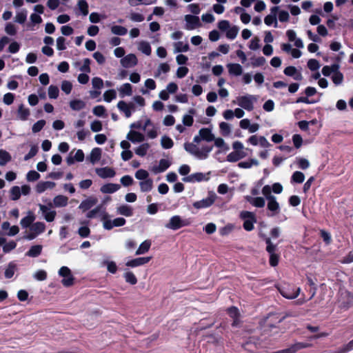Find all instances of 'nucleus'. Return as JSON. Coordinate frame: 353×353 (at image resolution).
<instances>
[{
  "label": "nucleus",
  "mask_w": 353,
  "mask_h": 353,
  "mask_svg": "<svg viewBox=\"0 0 353 353\" xmlns=\"http://www.w3.org/2000/svg\"><path fill=\"white\" fill-rule=\"evenodd\" d=\"M77 6L84 16L88 14V4L85 0H79Z\"/></svg>",
  "instance_id": "obj_60"
},
{
  "label": "nucleus",
  "mask_w": 353,
  "mask_h": 353,
  "mask_svg": "<svg viewBox=\"0 0 353 353\" xmlns=\"http://www.w3.org/2000/svg\"><path fill=\"white\" fill-rule=\"evenodd\" d=\"M17 270V265L12 262L10 263L5 270V276L7 279L12 278Z\"/></svg>",
  "instance_id": "obj_47"
},
{
  "label": "nucleus",
  "mask_w": 353,
  "mask_h": 353,
  "mask_svg": "<svg viewBox=\"0 0 353 353\" xmlns=\"http://www.w3.org/2000/svg\"><path fill=\"white\" fill-rule=\"evenodd\" d=\"M264 22L268 26L274 25V27L276 28L278 26L276 17H275L274 15H267L264 19Z\"/></svg>",
  "instance_id": "obj_57"
},
{
  "label": "nucleus",
  "mask_w": 353,
  "mask_h": 353,
  "mask_svg": "<svg viewBox=\"0 0 353 353\" xmlns=\"http://www.w3.org/2000/svg\"><path fill=\"white\" fill-rule=\"evenodd\" d=\"M95 172L102 179L114 177L116 174L115 171L110 167L96 168Z\"/></svg>",
  "instance_id": "obj_15"
},
{
  "label": "nucleus",
  "mask_w": 353,
  "mask_h": 353,
  "mask_svg": "<svg viewBox=\"0 0 353 353\" xmlns=\"http://www.w3.org/2000/svg\"><path fill=\"white\" fill-rule=\"evenodd\" d=\"M245 156L246 153L244 151H233L228 155L227 160L230 162H236Z\"/></svg>",
  "instance_id": "obj_30"
},
{
  "label": "nucleus",
  "mask_w": 353,
  "mask_h": 353,
  "mask_svg": "<svg viewBox=\"0 0 353 353\" xmlns=\"http://www.w3.org/2000/svg\"><path fill=\"white\" fill-rule=\"evenodd\" d=\"M139 185L142 192H149L153 188V181L151 179H147L141 181Z\"/></svg>",
  "instance_id": "obj_41"
},
{
  "label": "nucleus",
  "mask_w": 353,
  "mask_h": 353,
  "mask_svg": "<svg viewBox=\"0 0 353 353\" xmlns=\"http://www.w3.org/2000/svg\"><path fill=\"white\" fill-rule=\"evenodd\" d=\"M102 211H105V209H103L102 205H98L94 209L88 212V213L87 214V217L89 219H92V218L96 217V216L98 214H100V216H101Z\"/></svg>",
  "instance_id": "obj_56"
},
{
  "label": "nucleus",
  "mask_w": 353,
  "mask_h": 353,
  "mask_svg": "<svg viewBox=\"0 0 353 353\" xmlns=\"http://www.w3.org/2000/svg\"><path fill=\"white\" fill-rule=\"evenodd\" d=\"M116 97L117 94L114 90H108L103 93V99L108 103L116 99Z\"/></svg>",
  "instance_id": "obj_54"
},
{
  "label": "nucleus",
  "mask_w": 353,
  "mask_h": 353,
  "mask_svg": "<svg viewBox=\"0 0 353 353\" xmlns=\"http://www.w3.org/2000/svg\"><path fill=\"white\" fill-rule=\"evenodd\" d=\"M117 108L124 113L125 117H131L132 112L134 111L135 107L132 103H127L124 101H120L117 103Z\"/></svg>",
  "instance_id": "obj_12"
},
{
  "label": "nucleus",
  "mask_w": 353,
  "mask_h": 353,
  "mask_svg": "<svg viewBox=\"0 0 353 353\" xmlns=\"http://www.w3.org/2000/svg\"><path fill=\"white\" fill-rule=\"evenodd\" d=\"M151 241L150 240H145L139 246L136 251L137 255L143 254L146 253L150 248Z\"/></svg>",
  "instance_id": "obj_39"
},
{
  "label": "nucleus",
  "mask_w": 353,
  "mask_h": 353,
  "mask_svg": "<svg viewBox=\"0 0 353 353\" xmlns=\"http://www.w3.org/2000/svg\"><path fill=\"white\" fill-rule=\"evenodd\" d=\"M305 180V175L300 171H295L291 177V181L296 183H302Z\"/></svg>",
  "instance_id": "obj_46"
},
{
  "label": "nucleus",
  "mask_w": 353,
  "mask_h": 353,
  "mask_svg": "<svg viewBox=\"0 0 353 353\" xmlns=\"http://www.w3.org/2000/svg\"><path fill=\"white\" fill-rule=\"evenodd\" d=\"M101 157V150L99 148H93L90 154L89 159L92 164H95Z\"/></svg>",
  "instance_id": "obj_33"
},
{
  "label": "nucleus",
  "mask_w": 353,
  "mask_h": 353,
  "mask_svg": "<svg viewBox=\"0 0 353 353\" xmlns=\"http://www.w3.org/2000/svg\"><path fill=\"white\" fill-rule=\"evenodd\" d=\"M97 199L94 197H90L83 201L79 205V208L85 212L92 208L94 205L97 204Z\"/></svg>",
  "instance_id": "obj_23"
},
{
  "label": "nucleus",
  "mask_w": 353,
  "mask_h": 353,
  "mask_svg": "<svg viewBox=\"0 0 353 353\" xmlns=\"http://www.w3.org/2000/svg\"><path fill=\"white\" fill-rule=\"evenodd\" d=\"M27 18V11L22 10L17 12L14 17V21L19 23H23Z\"/></svg>",
  "instance_id": "obj_51"
},
{
  "label": "nucleus",
  "mask_w": 353,
  "mask_h": 353,
  "mask_svg": "<svg viewBox=\"0 0 353 353\" xmlns=\"http://www.w3.org/2000/svg\"><path fill=\"white\" fill-rule=\"evenodd\" d=\"M68 203V197L63 195H57L53 199V204L55 207H65Z\"/></svg>",
  "instance_id": "obj_37"
},
{
  "label": "nucleus",
  "mask_w": 353,
  "mask_h": 353,
  "mask_svg": "<svg viewBox=\"0 0 353 353\" xmlns=\"http://www.w3.org/2000/svg\"><path fill=\"white\" fill-rule=\"evenodd\" d=\"M219 57V54L218 52H212L208 56L203 57V67L210 68L214 62H216L215 59H218Z\"/></svg>",
  "instance_id": "obj_22"
},
{
  "label": "nucleus",
  "mask_w": 353,
  "mask_h": 353,
  "mask_svg": "<svg viewBox=\"0 0 353 353\" xmlns=\"http://www.w3.org/2000/svg\"><path fill=\"white\" fill-rule=\"evenodd\" d=\"M161 145L165 149H170L172 148L174 143L170 137L163 136L161 139Z\"/></svg>",
  "instance_id": "obj_52"
},
{
  "label": "nucleus",
  "mask_w": 353,
  "mask_h": 353,
  "mask_svg": "<svg viewBox=\"0 0 353 353\" xmlns=\"http://www.w3.org/2000/svg\"><path fill=\"white\" fill-rule=\"evenodd\" d=\"M46 228L45 224L42 222H36L33 223L29 228V232L25 236L28 240L36 238L39 234L44 232Z\"/></svg>",
  "instance_id": "obj_5"
},
{
  "label": "nucleus",
  "mask_w": 353,
  "mask_h": 353,
  "mask_svg": "<svg viewBox=\"0 0 353 353\" xmlns=\"http://www.w3.org/2000/svg\"><path fill=\"white\" fill-rule=\"evenodd\" d=\"M117 212L118 214L125 216H130L132 214V210L131 208L127 205H122L117 208Z\"/></svg>",
  "instance_id": "obj_43"
},
{
  "label": "nucleus",
  "mask_w": 353,
  "mask_h": 353,
  "mask_svg": "<svg viewBox=\"0 0 353 353\" xmlns=\"http://www.w3.org/2000/svg\"><path fill=\"white\" fill-rule=\"evenodd\" d=\"M300 289L298 288L296 290H293L292 292L287 291L285 289H279V292L281 294L288 299H294L296 298L299 294Z\"/></svg>",
  "instance_id": "obj_40"
},
{
  "label": "nucleus",
  "mask_w": 353,
  "mask_h": 353,
  "mask_svg": "<svg viewBox=\"0 0 353 353\" xmlns=\"http://www.w3.org/2000/svg\"><path fill=\"white\" fill-rule=\"evenodd\" d=\"M123 276L125 281L131 285H135L137 283V279L136 276L131 271H126L124 273Z\"/></svg>",
  "instance_id": "obj_50"
},
{
  "label": "nucleus",
  "mask_w": 353,
  "mask_h": 353,
  "mask_svg": "<svg viewBox=\"0 0 353 353\" xmlns=\"http://www.w3.org/2000/svg\"><path fill=\"white\" fill-rule=\"evenodd\" d=\"M147 137L150 139H155L158 136V128L154 125L150 128H147Z\"/></svg>",
  "instance_id": "obj_59"
},
{
  "label": "nucleus",
  "mask_w": 353,
  "mask_h": 353,
  "mask_svg": "<svg viewBox=\"0 0 353 353\" xmlns=\"http://www.w3.org/2000/svg\"><path fill=\"white\" fill-rule=\"evenodd\" d=\"M227 312L229 316L232 318L233 321L232 323V326H236L239 323V312L236 307L232 306L227 309Z\"/></svg>",
  "instance_id": "obj_21"
},
{
  "label": "nucleus",
  "mask_w": 353,
  "mask_h": 353,
  "mask_svg": "<svg viewBox=\"0 0 353 353\" xmlns=\"http://www.w3.org/2000/svg\"><path fill=\"white\" fill-rule=\"evenodd\" d=\"M30 115V109L26 108L23 104H20L17 112V119L24 121L28 119Z\"/></svg>",
  "instance_id": "obj_17"
},
{
  "label": "nucleus",
  "mask_w": 353,
  "mask_h": 353,
  "mask_svg": "<svg viewBox=\"0 0 353 353\" xmlns=\"http://www.w3.org/2000/svg\"><path fill=\"white\" fill-rule=\"evenodd\" d=\"M150 148V145L148 143H143L134 149V152L139 157H144Z\"/></svg>",
  "instance_id": "obj_38"
},
{
  "label": "nucleus",
  "mask_w": 353,
  "mask_h": 353,
  "mask_svg": "<svg viewBox=\"0 0 353 353\" xmlns=\"http://www.w3.org/2000/svg\"><path fill=\"white\" fill-rule=\"evenodd\" d=\"M59 275L63 278L61 283L65 287H70L74 284V278L71 270L66 266H62L59 270Z\"/></svg>",
  "instance_id": "obj_4"
},
{
  "label": "nucleus",
  "mask_w": 353,
  "mask_h": 353,
  "mask_svg": "<svg viewBox=\"0 0 353 353\" xmlns=\"http://www.w3.org/2000/svg\"><path fill=\"white\" fill-rule=\"evenodd\" d=\"M240 217L244 220L243 228L246 231H252L254 229V223L256 222L255 214L249 211H242Z\"/></svg>",
  "instance_id": "obj_3"
},
{
  "label": "nucleus",
  "mask_w": 353,
  "mask_h": 353,
  "mask_svg": "<svg viewBox=\"0 0 353 353\" xmlns=\"http://www.w3.org/2000/svg\"><path fill=\"white\" fill-rule=\"evenodd\" d=\"M118 90L121 97H124L125 96H131L132 94V87L128 83L121 85L119 88Z\"/></svg>",
  "instance_id": "obj_32"
},
{
  "label": "nucleus",
  "mask_w": 353,
  "mask_h": 353,
  "mask_svg": "<svg viewBox=\"0 0 353 353\" xmlns=\"http://www.w3.org/2000/svg\"><path fill=\"white\" fill-rule=\"evenodd\" d=\"M268 209L272 212V215H276L280 212L279 203L276 201V197L268 199Z\"/></svg>",
  "instance_id": "obj_25"
},
{
  "label": "nucleus",
  "mask_w": 353,
  "mask_h": 353,
  "mask_svg": "<svg viewBox=\"0 0 353 353\" xmlns=\"http://www.w3.org/2000/svg\"><path fill=\"white\" fill-rule=\"evenodd\" d=\"M59 88L55 85H50L48 88V96L50 99H57L59 96Z\"/></svg>",
  "instance_id": "obj_62"
},
{
  "label": "nucleus",
  "mask_w": 353,
  "mask_h": 353,
  "mask_svg": "<svg viewBox=\"0 0 353 353\" xmlns=\"http://www.w3.org/2000/svg\"><path fill=\"white\" fill-rule=\"evenodd\" d=\"M239 30V28L237 26H233L230 27V23L228 21L222 20V33L225 32V36L228 39L231 40L235 39Z\"/></svg>",
  "instance_id": "obj_7"
},
{
  "label": "nucleus",
  "mask_w": 353,
  "mask_h": 353,
  "mask_svg": "<svg viewBox=\"0 0 353 353\" xmlns=\"http://www.w3.org/2000/svg\"><path fill=\"white\" fill-rule=\"evenodd\" d=\"M259 161L256 159H250L248 161H241L238 163V166L241 168H250L252 165H258Z\"/></svg>",
  "instance_id": "obj_44"
},
{
  "label": "nucleus",
  "mask_w": 353,
  "mask_h": 353,
  "mask_svg": "<svg viewBox=\"0 0 353 353\" xmlns=\"http://www.w3.org/2000/svg\"><path fill=\"white\" fill-rule=\"evenodd\" d=\"M265 243L267 245L266 246V251L269 253V254H272V253H275V252L277 250V248H276V245H274L272 241H271V239L269 237H267L265 240Z\"/></svg>",
  "instance_id": "obj_61"
},
{
  "label": "nucleus",
  "mask_w": 353,
  "mask_h": 353,
  "mask_svg": "<svg viewBox=\"0 0 353 353\" xmlns=\"http://www.w3.org/2000/svg\"><path fill=\"white\" fill-rule=\"evenodd\" d=\"M137 49L143 54L150 56L152 53V48L148 41H141L137 43Z\"/></svg>",
  "instance_id": "obj_29"
},
{
  "label": "nucleus",
  "mask_w": 353,
  "mask_h": 353,
  "mask_svg": "<svg viewBox=\"0 0 353 353\" xmlns=\"http://www.w3.org/2000/svg\"><path fill=\"white\" fill-rule=\"evenodd\" d=\"M42 250V246L40 245H36L30 248L26 255L30 257H36L39 256Z\"/></svg>",
  "instance_id": "obj_45"
},
{
  "label": "nucleus",
  "mask_w": 353,
  "mask_h": 353,
  "mask_svg": "<svg viewBox=\"0 0 353 353\" xmlns=\"http://www.w3.org/2000/svg\"><path fill=\"white\" fill-rule=\"evenodd\" d=\"M198 137L201 139L205 140L207 141H211L214 140V135L212 133V131L209 128H202L199 132Z\"/></svg>",
  "instance_id": "obj_26"
},
{
  "label": "nucleus",
  "mask_w": 353,
  "mask_h": 353,
  "mask_svg": "<svg viewBox=\"0 0 353 353\" xmlns=\"http://www.w3.org/2000/svg\"><path fill=\"white\" fill-rule=\"evenodd\" d=\"M149 173L145 170L140 169L135 173V177L141 181L148 179Z\"/></svg>",
  "instance_id": "obj_64"
},
{
  "label": "nucleus",
  "mask_w": 353,
  "mask_h": 353,
  "mask_svg": "<svg viewBox=\"0 0 353 353\" xmlns=\"http://www.w3.org/2000/svg\"><path fill=\"white\" fill-rule=\"evenodd\" d=\"M35 220V216L32 212L28 211L27 215L23 218L20 224L23 228L30 227L32 225L33 221Z\"/></svg>",
  "instance_id": "obj_28"
},
{
  "label": "nucleus",
  "mask_w": 353,
  "mask_h": 353,
  "mask_svg": "<svg viewBox=\"0 0 353 353\" xmlns=\"http://www.w3.org/2000/svg\"><path fill=\"white\" fill-rule=\"evenodd\" d=\"M10 198L13 201H17L20 198L21 189L19 186H13L10 191Z\"/></svg>",
  "instance_id": "obj_53"
},
{
  "label": "nucleus",
  "mask_w": 353,
  "mask_h": 353,
  "mask_svg": "<svg viewBox=\"0 0 353 353\" xmlns=\"http://www.w3.org/2000/svg\"><path fill=\"white\" fill-rule=\"evenodd\" d=\"M120 188V185L116 183H107L102 185L100 190L103 193L111 194L117 192Z\"/></svg>",
  "instance_id": "obj_31"
},
{
  "label": "nucleus",
  "mask_w": 353,
  "mask_h": 353,
  "mask_svg": "<svg viewBox=\"0 0 353 353\" xmlns=\"http://www.w3.org/2000/svg\"><path fill=\"white\" fill-rule=\"evenodd\" d=\"M173 46L174 53L187 52L189 50L188 44L183 43L182 41H178L174 43Z\"/></svg>",
  "instance_id": "obj_42"
},
{
  "label": "nucleus",
  "mask_w": 353,
  "mask_h": 353,
  "mask_svg": "<svg viewBox=\"0 0 353 353\" xmlns=\"http://www.w3.org/2000/svg\"><path fill=\"white\" fill-rule=\"evenodd\" d=\"M258 341V339L250 337L248 340L243 343V347L249 352H254L257 349Z\"/></svg>",
  "instance_id": "obj_24"
},
{
  "label": "nucleus",
  "mask_w": 353,
  "mask_h": 353,
  "mask_svg": "<svg viewBox=\"0 0 353 353\" xmlns=\"http://www.w3.org/2000/svg\"><path fill=\"white\" fill-rule=\"evenodd\" d=\"M312 345L310 343L298 342L286 349L273 352L272 353H296L297 351L312 347Z\"/></svg>",
  "instance_id": "obj_9"
},
{
  "label": "nucleus",
  "mask_w": 353,
  "mask_h": 353,
  "mask_svg": "<svg viewBox=\"0 0 353 353\" xmlns=\"http://www.w3.org/2000/svg\"><path fill=\"white\" fill-rule=\"evenodd\" d=\"M184 19L185 21V28L187 30H194L199 27L201 26V23L200 22V19L199 17L186 14L184 17Z\"/></svg>",
  "instance_id": "obj_10"
},
{
  "label": "nucleus",
  "mask_w": 353,
  "mask_h": 353,
  "mask_svg": "<svg viewBox=\"0 0 353 353\" xmlns=\"http://www.w3.org/2000/svg\"><path fill=\"white\" fill-rule=\"evenodd\" d=\"M110 216L105 212H101V221L103 226L105 230H111L114 227L122 226L125 223V220L123 218H116L114 220H110Z\"/></svg>",
  "instance_id": "obj_2"
},
{
  "label": "nucleus",
  "mask_w": 353,
  "mask_h": 353,
  "mask_svg": "<svg viewBox=\"0 0 353 353\" xmlns=\"http://www.w3.org/2000/svg\"><path fill=\"white\" fill-rule=\"evenodd\" d=\"M55 185V183L52 181H40L37 184L35 187V191L38 194H41L47 190L53 189Z\"/></svg>",
  "instance_id": "obj_18"
},
{
  "label": "nucleus",
  "mask_w": 353,
  "mask_h": 353,
  "mask_svg": "<svg viewBox=\"0 0 353 353\" xmlns=\"http://www.w3.org/2000/svg\"><path fill=\"white\" fill-rule=\"evenodd\" d=\"M215 201V195L210 194L208 197L203 199L200 201H194L192 203L193 208L196 210L205 209L210 207Z\"/></svg>",
  "instance_id": "obj_8"
},
{
  "label": "nucleus",
  "mask_w": 353,
  "mask_h": 353,
  "mask_svg": "<svg viewBox=\"0 0 353 353\" xmlns=\"http://www.w3.org/2000/svg\"><path fill=\"white\" fill-rule=\"evenodd\" d=\"M17 28L12 23H8L5 26V32L9 35L14 36L17 34Z\"/></svg>",
  "instance_id": "obj_58"
},
{
  "label": "nucleus",
  "mask_w": 353,
  "mask_h": 353,
  "mask_svg": "<svg viewBox=\"0 0 353 353\" xmlns=\"http://www.w3.org/2000/svg\"><path fill=\"white\" fill-rule=\"evenodd\" d=\"M120 63L124 68H132L137 64V59L134 54H129L121 59Z\"/></svg>",
  "instance_id": "obj_16"
},
{
  "label": "nucleus",
  "mask_w": 353,
  "mask_h": 353,
  "mask_svg": "<svg viewBox=\"0 0 353 353\" xmlns=\"http://www.w3.org/2000/svg\"><path fill=\"white\" fill-rule=\"evenodd\" d=\"M32 276L37 281H45L47 278V272L43 270H39L34 272Z\"/></svg>",
  "instance_id": "obj_55"
},
{
  "label": "nucleus",
  "mask_w": 353,
  "mask_h": 353,
  "mask_svg": "<svg viewBox=\"0 0 353 353\" xmlns=\"http://www.w3.org/2000/svg\"><path fill=\"white\" fill-rule=\"evenodd\" d=\"M126 139L132 143H139L145 140V136L138 131L130 130L126 134Z\"/></svg>",
  "instance_id": "obj_14"
},
{
  "label": "nucleus",
  "mask_w": 353,
  "mask_h": 353,
  "mask_svg": "<svg viewBox=\"0 0 353 353\" xmlns=\"http://www.w3.org/2000/svg\"><path fill=\"white\" fill-rule=\"evenodd\" d=\"M307 67L311 71H316L320 68V63L316 59H310L307 61Z\"/></svg>",
  "instance_id": "obj_63"
},
{
  "label": "nucleus",
  "mask_w": 353,
  "mask_h": 353,
  "mask_svg": "<svg viewBox=\"0 0 353 353\" xmlns=\"http://www.w3.org/2000/svg\"><path fill=\"white\" fill-rule=\"evenodd\" d=\"M170 165V162L165 159H161L159 161V164L157 167H154L152 168V171L155 173H159L164 172L167 170Z\"/></svg>",
  "instance_id": "obj_34"
},
{
  "label": "nucleus",
  "mask_w": 353,
  "mask_h": 353,
  "mask_svg": "<svg viewBox=\"0 0 353 353\" xmlns=\"http://www.w3.org/2000/svg\"><path fill=\"white\" fill-rule=\"evenodd\" d=\"M127 32V28L121 26L114 25L111 27V32L116 35H125Z\"/></svg>",
  "instance_id": "obj_48"
},
{
  "label": "nucleus",
  "mask_w": 353,
  "mask_h": 353,
  "mask_svg": "<svg viewBox=\"0 0 353 353\" xmlns=\"http://www.w3.org/2000/svg\"><path fill=\"white\" fill-rule=\"evenodd\" d=\"M228 68L230 74L234 76H239L243 72V68L239 63H229Z\"/></svg>",
  "instance_id": "obj_35"
},
{
  "label": "nucleus",
  "mask_w": 353,
  "mask_h": 353,
  "mask_svg": "<svg viewBox=\"0 0 353 353\" xmlns=\"http://www.w3.org/2000/svg\"><path fill=\"white\" fill-rule=\"evenodd\" d=\"M185 225L184 220L179 215L172 216L164 227L168 230H176Z\"/></svg>",
  "instance_id": "obj_6"
},
{
  "label": "nucleus",
  "mask_w": 353,
  "mask_h": 353,
  "mask_svg": "<svg viewBox=\"0 0 353 353\" xmlns=\"http://www.w3.org/2000/svg\"><path fill=\"white\" fill-rule=\"evenodd\" d=\"M283 73L286 76L293 77V79L296 81H301L303 78L301 73L298 72L294 66L286 67L283 70Z\"/></svg>",
  "instance_id": "obj_19"
},
{
  "label": "nucleus",
  "mask_w": 353,
  "mask_h": 353,
  "mask_svg": "<svg viewBox=\"0 0 353 353\" xmlns=\"http://www.w3.org/2000/svg\"><path fill=\"white\" fill-rule=\"evenodd\" d=\"M151 259H152V256L137 258V259L128 261L125 263V265L128 267L134 268V267L143 265L148 263L151 260Z\"/></svg>",
  "instance_id": "obj_20"
},
{
  "label": "nucleus",
  "mask_w": 353,
  "mask_h": 353,
  "mask_svg": "<svg viewBox=\"0 0 353 353\" xmlns=\"http://www.w3.org/2000/svg\"><path fill=\"white\" fill-rule=\"evenodd\" d=\"M200 142V137L198 136H195L193 139L192 143H185L184 144V149L191 154L194 155L198 159H204L207 158L208 154L212 150V148L210 147H199V143Z\"/></svg>",
  "instance_id": "obj_1"
},
{
  "label": "nucleus",
  "mask_w": 353,
  "mask_h": 353,
  "mask_svg": "<svg viewBox=\"0 0 353 353\" xmlns=\"http://www.w3.org/2000/svg\"><path fill=\"white\" fill-rule=\"evenodd\" d=\"M11 160V155L6 150H0V165H5Z\"/></svg>",
  "instance_id": "obj_49"
},
{
  "label": "nucleus",
  "mask_w": 353,
  "mask_h": 353,
  "mask_svg": "<svg viewBox=\"0 0 353 353\" xmlns=\"http://www.w3.org/2000/svg\"><path fill=\"white\" fill-rule=\"evenodd\" d=\"M69 104L70 108L74 111H80L85 107V103L81 99L71 100Z\"/></svg>",
  "instance_id": "obj_36"
},
{
  "label": "nucleus",
  "mask_w": 353,
  "mask_h": 353,
  "mask_svg": "<svg viewBox=\"0 0 353 353\" xmlns=\"http://www.w3.org/2000/svg\"><path fill=\"white\" fill-rule=\"evenodd\" d=\"M246 200L253 206L256 208H263L265 204V199L261 196L252 197L250 196H248L246 197Z\"/></svg>",
  "instance_id": "obj_27"
},
{
  "label": "nucleus",
  "mask_w": 353,
  "mask_h": 353,
  "mask_svg": "<svg viewBox=\"0 0 353 353\" xmlns=\"http://www.w3.org/2000/svg\"><path fill=\"white\" fill-rule=\"evenodd\" d=\"M209 179L208 174H203L201 172H197L192 174L183 179L184 182L195 183L201 182L203 181H208Z\"/></svg>",
  "instance_id": "obj_13"
},
{
  "label": "nucleus",
  "mask_w": 353,
  "mask_h": 353,
  "mask_svg": "<svg viewBox=\"0 0 353 353\" xmlns=\"http://www.w3.org/2000/svg\"><path fill=\"white\" fill-rule=\"evenodd\" d=\"M253 96H242L238 98V105L242 108L252 111L254 109Z\"/></svg>",
  "instance_id": "obj_11"
}]
</instances>
